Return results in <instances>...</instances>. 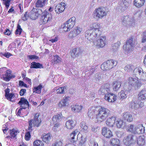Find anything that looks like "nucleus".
I'll return each instance as SVG.
<instances>
[{
  "label": "nucleus",
  "instance_id": "6e6d98bb",
  "mask_svg": "<svg viewBox=\"0 0 146 146\" xmlns=\"http://www.w3.org/2000/svg\"><path fill=\"white\" fill-rule=\"evenodd\" d=\"M96 111V110L95 109H89L87 113L88 116L90 117L94 115L95 114V112Z\"/></svg>",
  "mask_w": 146,
  "mask_h": 146
},
{
  "label": "nucleus",
  "instance_id": "2f4dec72",
  "mask_svg": "<svg viewBox=\"0 0 146 146\" xmlns=\"http://www.w3.org/2000/svg\"><path fill=\"white\" fill-rule=\"evenodd\" d=\"M31 68H43L42 65L39 63H36L33 62L31 63Z\"/></svg>",
  "mask_w": 146,
  "mask_h": 146
},
{
  "label": "nucleus",
  "instance_id": "ddd939ff",
  "mask_svg": "<svg viewBox=\"0 0 146 146\" xmlns=\"http://www.w3.org/2000/svg\"><path fill=\"white\" fill-rule=\"evenodd\" d=\"M102 134L107 138H110L113 136L112 133L110 130L106 127L102 128Z\"/></svg>",
  "mask_w": 146,
  "mask_h": 146
},
{
  "label": "nucleus",
  "instance_id": "4d7b16f0",
  "mask_svg": "<svg viewBox=\"0 0 146 146\" xmlns=\"http://www.w3.org/2000/svg\"><path fill=\"white\" fill-rule=\"evenodd\" d=\"M129 107L130 108L135 109L137 108V104L136 103H135L134 102L132 101L129 104Z\"/></svg>",
  "mask_w": 146,
  "mask_h": 146
},
{
  "label": "nucleus",
  "instance_id": "69168bd1",
  "mask_svg": "<svg viewBox=\"0 0 146 146\" xmlns=\"http://www.w3.org/2000/svg\"><path fill=\"white\" fill-rule=\"evenodd\" d=\"M15 96L14 94L13 93H9L7 96H5L7 99L10 100L13 97H14Z\"/></svg>",
  "mask_w": 146,
  "mask_h": 146
},
{
  "label": "nucleus",
  "instance_id": "f3484780",
  "mask_svg": "<svg viewBox=\"0 0 146 146\" xmlns=\"http://www.w3.org/2000/svg\"><path fill=\"white\" fill-rule=\"evenodd\" d=\"M131 88H129L128 90L126 89L124 91H121L120 93H119V95L120 96L119 98L120 99L123 100L126 98L127 95L129 94L131 91Z\"/></svg>",
  "mask_w": 146,
  "mask_h": 146
},
{
  "label": "nucleus",
  "instance_id": "72a5a7b5",
  "mask_svg": "<svg viewBox=\"0 0 146 146\" xmlns=\"http://www.w3.org/2000/svg\"><path fill=\"white\" fill-rule=\"evenodd\" d=\"M50 134H47L43 135L42 138V141L46 143H49L51 138Z\"/></svg>",
  "mask_w": 146,
  "mask_h": 146
},
{
  "label": "nucleus",
  "instance_id": "4c0bfd02",
  "mask_svg": "<svg viewBox=\"0 0 146 146\" xmlns=\"http://www.w3.org/2000/svg\"><path fill=\"white\" fill-rule=\"evenodd\" d=\"M110 143L112 146H120L119 141L118 139H112L111 140Z\"/></svg>",
  "mask_w": 146,
  "mask_h": 146
},
{
  "label": "nucleus",
  "instance_id": "680f3d73",
  "mask_svg": "<svg viewBox=\"0 0 146 146\" xmlns=\"http://www.w3.org/2000/svg\"><path fill=\"white\" fill-rule=\"evenodd\" d=\"M99 26L98 25V24L96 23H94L93 24L92 29H90L91 30H96V29H98L99 30Z\"/></svg>",
  "mask_w": 146,
  "mask_h": 146
},
{
  "label": "nucleus",
  "instance_id": "a878e982",
  "mask_svg": "<svg viewBox=\"0 0 146 146\" xmlns=\"http://www.w3.org/2000/svg\"><path fill=\"white\" fill-rule=\"evenodd\" d=\"M75 21L76 18L73 17L68 19L66 21V22L69 25V28H72L75 24Z\"/></svg>",
  "mask_w": 146,
  "mask_h": 146
},
{
  "label": "nucleus",
  "instance_id": "e2e57ef3",
  "mask_svg": "<svg viewBox=\"0 0 146 146\" xmlns=\"http://www.w3.org/2000/svg\"><path fill=\"white\" fill-rule=\"evenodd\" d=\"M0 55L2 57L3 56H4L7 58H9V57L12 55V54H11L10 53L8 52L3 54L2 53H1Z\"/></svg>",
  "mask_w": 146,
  "mask_h": 146
},
{
  "label": "nucleus",
  "instance_id": "6ab92c4d",
  "mask_svg": "<svg viewBox=\"0 0 146 146\" xmlns=\"http://www.w3.org/2000/svg\"><path fill=\"white\" fill-rule=\"evenodd\" d=\"M31 122V121L29 122V125L28 128L29 131L26 133L25 135V139L27 141L29 140L31 138V135L30 132H31L33 130L32 128V124Z\"/></svg>",
  "mask_w": 146,
  "mask_h": 146
},
{
  "label": "nucleus",
  "instance_id": "a211bd4d",
  "mask_svg": "<svg viewBox=\"0 0 146 146\" xmlns=\"http://www.w3.org/2000/svg\"><path fill=\"white\" fill-rule=\"evenodd\" d=\"M107 85L106 84L105 86L101 87L99 91L101 94H104L105 95H106L110 92L109 88L107 87Z\"/></svg>",
  "mask_w": 146,
  "mask_h": 146
},
{
  "label": "nucleus",
  "instance_id": "5701e85b",
  "mask_svg": "<svg viewBox=\"0 0 146 146\" xmlns=\"http://www.w3.org/2000/svg\"><path fill=\"white\" fill-rule=\"evenodd\" d=\"M116 119L115 116H113L109 118L107 120L106 123L107 125L110 127H113L115 123V120Z\"/></svg>",
  "mask_w": 146,
  "mask_h": 146
},
{
  "label": "nucleus",
  "instance_id": "2eb2a0df",
  "mask_svg": "<svg viewBox=\"0 0 146 146\" xmlns=\"http://www.w3.org/2000/svg\"><path fill=\"white\" fill-rule=\"evenodd\" d=\"M64 4V3H61L56 6L54 10L56 13L59 14L63 11L65 9Z\"/></svg>",
  "mask_w": 146,
  "mask_h": 146
},
{
  "label": "nucleus",
  "instance_id": "7ed1b4c3",
  "mask_svg": "<svg viewBox=\"0 0 146 146\" xmlns=\"http://www.w3.org/2000/svg\"><path fill=\"white\" fill-rule=\"evenodd\" d=\"M117 62L113 60H109L104 62L101 65V68L103 70H107L115 66Z\"/></svg>",
  "mask_w": 146,
  "mask_h": 146
},
{
  "label": "nucleus",
  "instance_id": "ea45409f",
  "mask_svg": "<svg viewBox=\"0 0 146 146\" xmlns=\"http://www.w3.org/2000/svg\"><path fill=\"white\" fill-rule=\"evenodd\" d=\"M138 80L136 78L130 77L128 79V83L131 86H133Z\"/></svg>",
  "mask_w": 146,
  "mask_h": 146
},
{
  "label": "nucleus",
  "instance_id": "58836bf2",
  "mask_svg": "<svg viewBox=\"0 0 146 146\" xmlns=\"http://www.w3.org/2000/svg\"><path fill=\"white\" fill-rule=\"evenodd\" d=\"M44 10L43 9L33 8L32 10V11L36 13L39 16L40 15L42 16V15H43V11Z\"/></svg>",
  "mask_w": 146,
  "mask_h": 146
},
{
  "label": "nucleus",
  "instance_id": "09e8293b",
  "mask_svg": "<svg viewBox=\"0 0 146 146\" xmlns=\"http://www.w3.org/2000/svg\"><path fill=\"white\" fill-rule=\"evenodd\" d=\"M34 146H43L42 141L38 140L35 141L33 143Z\"/></svg>",
  "mask_w": 146,
  "mask_h": 146
},
{
  "label": "nucleus",
  "instance_id": "412c9836",
  "mask_svg": "<svg viewBox=\"0 0 146 146\" xmlns=\"http://www.w3.org/2000/svg\"><path fill=\"white\" fill-rule=\"evenodd\" d=\"M123 117L124 119L129 122L132 121L133 120L132 115L129 113H124L123 114Z\"/></svg>",
  "mask_w": 146,
  "mask_h": 146
},
{
  "label": "nucleus",
  "instance_id": "79ce46f5",
  "mask_svg": "<svg viewBox=\"0 0 146 146\" xmlns=\"http://www.w3.org/2000/svg\"><path fill=\"white\" fill-rule=\"evenodd\" d=\"M115 123L117 127L119 128L121 127L124 124V123L123 120L119 119L115 121Z\"/></svg>",
  "mask_w": 146,
  "mask_h": 146
},
{
  "label": "nucleus",
  "instance_id": "f8f14e48",
  "mask_svg": "<svg viewBox=\"0 0 146 146\" xmlns=\"http://www.w3.org/2000/svg\"><path fill=\"white\" fill-rule=\"evenodd\" d=\"M104 97L105 100L111 102H113L116 100V96L111 92L105 95Z\"/></svg>",
  "mask_w": 146,
  "mask_h": 146
},
{
  "label": "nucleus",
  "instance_id": "39448f33",
  "mask_svg": "<svg viewBox=\"0 0 146 146\" xmlns=\"http://www.w3.org/2000/svg\"><path fill=\"white\" fill-rule=\"evenodd\" d=\"M106 14L104 8H99L96 9L94 12V17L97 19L102 18Z\"/></svg>",
  "mask_w": 146,
  "mask_h": 146
},
{
  "label": "nucleus",
  "instance_id": "4be33fe9",
  "mask_svg": "<svg viewBox=\"0 0 146 146\" xmlns=\"http://www.w3.org/2000/svg\"><path fill=\"white\" fill-rule=\"evenodd\" d=\"M78 132L77 130H76L73 131L70 135V137L71 138V142L75 143L78 140V135L77 134Z\"/></svg>",
  "mask_w": 146,
  "mask_h": 146
},
{
  "label": "nucleus",
  "instance_id": "603ef678",
  "mask_svg": "<svg viewBox=\"0 0 146 146\" xmlns=\"http://www.w3.org/2000/svg\"><path fill=\"white\" fill-rule=\"evenodd\" d=\"M102 77V74L100 73H97L94 76V79L96 81H98L100 80Z\"/></svg>",
  "mask_w": 146,
  "mask_h": 146
},
{
  "label": "nucleus",
  "instance_id": "c85d7f7f",
  "mask_svg": "<svg viewBox=\"0 0 146 146\" xmlns=\"http://www.w3.org/2000/svg\"><path fill=\"white\" fill-rule=\"evenodd\" d=\"M145 2V0H134V4L136 7H140L143 5Z\"/></svg>",
  "mask_w": 146,
  "mask_h": 146
},
{
  "label": "nucleus",
  "instance_id": "0eeeda50",
  "mask_svg": "<svg viewBox=\"0 0 146 146\" xmlns=\"http://www.w3.org/2000/svg\"><path fill=\"white\" fill-rule=\"evenodd\" d=\"M43 15L41 17V19L43 21V24L50 22L52 19V14L48 13L47 11L44 10L43 11Z\"/></svg>",
  "mask_w": 146,
  "mask_h": 146
},
{
  "label": "nucleus",
  "instance_id": "bb28decb",
  "mask_svg": "<svg viewBox=\"0 0 146 146\" xmlns=\"http://www.w3.org/2000/svg\"><path fill=\"white\" fill-rule=\"evenodd\" d=\"M47 0H38L36 3L37 7H42L45 6Z\"/></svg>",
  "mask_w": 146,
  "mask_h": 146
},
{
  "label": "nucleus",
  "instance_id": "bf43d9fd",
  "mask_svg": "<svg viewBox=\"0 0 146 146\" xmlns=\"http://www.w3.org/2000/svg\"><path fill=\"white\" fill-rule=\"evenodd\" d=\"M139 78L142 81H146V72L144 71L143 72V74L141 75Z\"/></svg>",
  "mask_w": 146,
  "mask_h": 146
},
{
  "label": "nucleus",
  "instance_id": "c756f323",
  "mask_svg": "<svg viewBox=\"0 0 146 146\" xmlns=\"http://www.w3.org/2000/svg\"><path fill=\"white\" fill-rule=\"evenodd\" d=\"M121 85V83L120 82L116 81H114L113 83V90L115 91L118 90L120 88Z\"/></svg>",
  "mask_w": 146,
  "mask_h": 146
},
{
  "label": "nucleus",
  "instance_id": "49530a36",
  "mask_svg": "<svg viewBox=\"0 0 146 146\" xmlns=\"http://www.w3.org/2000/svg\"><path fill=\"white\" fill-rule=\"evenodd\" d=\"M10 133L11 138H14L17 135V131L14 129L10 130Z\"/></svg>",
  "mask_w": 146,
  "mask_h": 146
},
{
  "label": "nucleus",
  "instance_id": "3c124183",
  "mask_svg": "<svg viewBox=\"0 0 146 146\" xmlns=\"http://www.w3.org/2000/svg\"><path fill=\"white\" fill-rule=\"evenodd\" d=\"M5 75L6 76V77H3V78L4 80L6 81H9L10 79L12 78L11 75L9 74H7V72Z\"/></svg>",
  "mask_w": 146,
  "mask_h": 146
},
{
  "label": "nucleus",
  "instance_id": "4468645a",
  "mask_svg": "<svg viewBox=\"0 0 146 146\" xmlns=\"http://www.w3.org/2000/svg\"><path fill=\"white\" fill-rule=\"evenodd\" d=\"M145 132V127L142 124H140L135 127L134 134L143 133Z\"/></svg>",
  "mask_w": 146,
  "mask_h": 146
},
{
  "label": "nucleus",
  "instance_id": "c9c22d12",
  "mask_svg": "<svg viewBox=\"0 0 146 146\" xmlns=\"http://www.w3.org/2000/svg\"><path fill=\"white\" fill-rule=\"evenodd\" d=\"M80 127L82 129L81 130L82 131L85 133H87L88 132L89 130L88 129V127L85 122H82L81 123L80 125Z\"/></svg>",
  "mask_w": 146,
  "mask_h": 146
},
{
  "label": "nucleus",
  "instance_id": "b1692460",
  "mask_svg": "<svg viewBox=\"0 0 146 146\" xmlns=\"http://www.w3.org/2000/svg\"><path fill=\"white\" fill-rule=\"evenodd\" d=\"M69 97H66L59 102L58 104V106L61 108L68 106V99Z\"/></svg>",
  "mask_w": 146,
  "mask_h": 146
},
{
  "label": "nucleus",
  "instance_id": "338daca9",
  "mask_svg": "<svg viewBox=\"0 0 146 146\" xmlns=\"http://www.w3.org/2000/svg\"><path fill=\"white\" fill-rule=\"evenodd\" d=\"M74 30L77 35L81 33L82 31V29L79 27H77V29H74Z\"/></svg>",
  "mask_w": 146,
  "mask_h": 146
},
{
  "label": "nucleus",
  "instance_id": "423d86ee",
  "mask_svg": "<svg viewBox=\"0 0 146 146\" xmlns=\"http://www.w3.org/2000/svg\"><path fill=\"white\" fill-rule=\"evenodd\" d=\"M133 38L131 37L127 40L124 47H125V50L127 51H131L133 50L135 46V42L133 40Z\"/></svg>",
  "mask_w": 146,
  "mask_h": 146
},
{
  "label": "nucleus",
  "instance_id": "f704fd0d",
  "mask_svg": "<svg viewBox=\"0 0 146 146\" xmlns=\"http://www.w3.org/2000/svg\"><path fill=\"white\" fill-rule=\"evenodd\" d=\"M67 89V86H64L58 88L56 90V92L58 94H62L66 92Z\"/></svg>",
  "mask_w": 146,
  "mask_h": 146
},
{
  "label": "nucleus",
  "instance_id": "e433bc0d",
  "mask_svg": "<svg viewBox=\"0 0 146 146\" xmlns=\"http://www.w3.org/2000/svg\"><path fill=\"white\" fill-rule=\"evenodd\" d=\"M52 61L54 64H57L61 62V59L58 56L56 55L53 56Z\"/></svg>",
  "mask_w": 146,
  "mask_h": 146
},
{
  "label": "nucleus",
  "instance_id": "393cba45",
  "mask_svg": "<svg viewBox=\"0 0 146 146\" xmlns=\"http://www.w3.org/2000/svg\"><path fill=\"white\" fill-rule=\"evenodd\" d=\"M139 100H144L146 98V90L143 89L141 90L138 95Z\"/></svg>",
  "mask_w": 146,
  "mask_h": 146
},
{
  "label": "nucleus",
  "instance_id": "9b49d317",
  "mask_svg": "<svg viewBox=\"0 0 146 146\" xmlns=\"http://www.w3.org/2000/svg\"><path fill=\"white\" fill-rule=\"evenodd\" d=\"M129 5L124 2L120 1L116 7V9L119 12H123L125 11Z\"/></svg>",
  "mask_w": 146,
  "mask_h": 146
},
{
  "label": "nucleus",
  "instance_id": "052dcab7",
  "mask_svg": "<svg viewBox=\"0 0 146 146\" xmlns=\"http://www.w3.org/2000/svg\"><path fill=\"white\" fill-rule=\"evenodd\" d=\"M27 58L30 60L38 59L39 58V57L35 55H28Z\"/></svg>",
  "mask_w": 146,
  "mask_h": 146
},
{
  "label": "nucleus",
  "instance_id": "13d9d810",
  "mask_svg": "<svg viewBox=\"0 0 146 146\" xmlns=\"http://www.w3.org/2000/svg\"><path fill=\"white\" fill-rule=\"evenodd\" d=\"M32 14L31 15V19H32L35 20L39 16L38 15L37 13L35 12H32L31 11Z\"/></svg>",
  "mask_w": 146,
  "mask_h": 146
},
{
  "label": "nucleus",
  "instance_id": "1a4fd4ad",
  "mask_svg": "<svg viewBox=\"0 0 146 146\" xmlns=\"http://www.w3.org/2000/svg\"><path fill=\"white\" fill-rule=\"evenodd\" d=\"M99 39H97L94 43L98 47H103L106 43V39L105 36H100Z\"/></svg>",
  "mask_w": 146,
  "mask_h": 146
},
{
  "label": "nucleus",
  "instance_id": "5fc2aeb1",
  "mask_svg": "<svg viewBox=\"0 0 146 146\" xmlns=\"http://www.w3.org/2000/svg\"><path fill=\"white\" fill-rule=\"evenodd\" d=\"M86 138L82 136L80 139L79 142V144L80 145L82 146L85 142Z\"/></svg>",
  "mask_w": 146,
  "mask_h": 146
},
{
  "label": "nucleus",
  "instance_id": "864d4df0",
  "mask_svg": "<svg viewBox=\"0 0 146 146\" xmlns=\"http://www.w3.org/2000/svg\"><path fill=\"white\" fill-rule=\"evenodd\" d=\"M77 36L75 31L74 30L70 32L68 34V36L70 38H73Z\"/></svg>",
  "mask_w": 146,
  "mask_h": 146
},
{
  "label": "nucleus",
  "instance_id": "9d476101",
  "mask_svg": "<svg viewBox=\"0 0 146 146\" xmlns=\"http://www.w3.org/2000/svg\"><path fill=\"white\" fill-rule=\"evenodd\" d=\"M83 51V49L81 48H74L71 52V56L73 58L76 57L82 54Z\"/></svg>",
  "mask_w": 146,
  "mask_h": 146
},
{
  "label": "nucleus",
  "instance_id": "473e14b6",
  "mask_svg": "<svg viewBox=\"0 0 146 146\" xmlns=\"http://www.w3.org/2000/svg\"><path fill=\"white\" fill-rule=\"evenodd\" d=\"M83 107L81 105H76L71 106L72 110L75 112H80L82 109Z\"/></svg>",
  "mask_w": 146,
  "mask_h": 146
},
{
  "label": "nucleus",
  "instance_id": "a19ab883",
  "mask_svg": "<svg viewBox=\"0 0 146 146\" xmlns=\"http://www.w3.org/2000/svg\"><path fill=\"white\" fill-rule=\"evenodd\" d=\"M69 25H68L67 23H64L63 25L61 26V28L63 29V31L64 32H66L68 31H69L71 28H70L69 27Z\"/></svg>",
  "mask_w": 146,
  "mask_h": 146
},
{
  "label": "nucleus",
  "instance_id": "f257e3e1",
  "mask_svg": "<svg viewBox=\"0 0 146 146\" xmlns=\"http://www.w3.org/2000/svg\"><path fill=\"white\" fill-rule=\"evenodd\" d=\"M101 33V31L97 29L95 31L90 29L86 31L85 36L90 42H93L94 43L97 38L100 36Z\"/></svg>",
  "mask_w": 146,
  "mask_h": 146
},
{
  "label": "nucleus",
  "instance_id": "0e129e2a",
  "mask_svg": "<svg viewBox=\"0 0 146 146\" xmlns=\"http://www.w3.org/2000/svg\"><path fill=\"white\" fill-rule=\"evenodd\" d=\"M3 1V3L5 5L7 9L9 6L10 3L11 1L10 0H2Z\"/></svg>",
  "mask_w": 146,
  "mask_h": 146
},
{
  "label": "nucleus",
  "instance_id": "de8ad7c7",
  "mask_svg": "<svg viewBox=\"0 0 146 146\" xmlns=\"http://www.w3.org/2000/svg\"><path fill=\"white\" fill-rule=\"evenodd\" d=\"M126 129L127 131L131 132L134 133L135 127H134L133 125H128Z\"/></svg>",
  "mask_w": 146,
  "mask_h": 146
},
{
  "label": "nucleus",
  "instance_id": "6e6552de",
  "mask_svg": "<svg viewBox=\"0 0 146 146\" xmlns=\"http://www.w3.org/2000/svg\"><path fill=\"white\" fill-rule=\"evenodd\" d=\"M39 115L38 113H36L34 116L33 119H31L29 121V122L31 121L32 124V125L33 124L34 126H36L37 127H39L41 124V121L40 118L39 117Z\"/></svg>",
  "mask_w": 146,
  "mask_h": 146
},
{
  "label": "nucleus",
  "instance_id": "c03bdc74",
  "mask_svg": "<svg viewBox=\"0 0 146 146\" xmlns=\"http://www.w3.org/2000/svg\"><path fill=\"white\" fill-rule=\"evenodd\" d=\"M133 66L132 65H128L125 66L124 69L125 71L130 72L132 71Z\"/></svg>",
  "mask_w": 146,
  "mask_h": 146
},
{
  "label": "nucleus",
  "instance_id": "37998d69",
  "mask_svg": "<svg viewBox=\"0 0 146 146\" xmlns=\"http://www.w3.org/2000/svg\"><path fill=\"white\" fill-rule=\"evenodd\" d=\"M141 85V81H139L138 80L132 86L135 90H137L139 89Z\"/></svg>",
  "mask_w": 146,
  "mask_h": 146
},
{
  "label": "nucleus",
  "instance_id": "dca6fc26",
  "mask_svg": "<svg viewBox=\"0 0 146 146\" xmlns=\"http://www.w3.org/2000/svg\"><path fill=\"white\" fill-rule=\"evenodd\" d=\"M18 104L20 106V107H26L28 108L30 106V105L27 100L24 98H21L20 100L19 101Z\"/></svg>",
  "mask_w": 146,
  "mask_h": 146
},
{
  "label": "nucleus",
  "instance_id": "774afa93",
  "mask_svg": "<svg viewBox=\"0 0 146 146\" xmlns=\"http://www.w3.org/2000/svg\"><path fill=\"white\" fill-rule=\"evenodd\" d=\"M62 142L60 141L56 142L55 143L52 144V146H62Z\"/></svg>",
  "mask_w": 146,
  "mask_h": 146
},
{
  "label": "nucleus",
  "instance_id": "7c9ffc66",
  "mask_svg": "<svg viewBox=\"0 0 146 146\" xmlns=\"http://www.w3.org/2000/svg\"><path fill=\"white\" fill-rule=\"evenodd\" d=\"M137 143L139 146L144 145L145 143L144 137L142 136H139L137 139Z\"/></svg>",
  "mask_w": 146,
  "mask_h": 146
},
{
  "label": "nucleus",
  "instance_id": "f03ea898",
  "mask_svg": "<svg viewBox=\"0 0 146 146\" xmlns=\"http://www.w3.org/2000/svg\"><path fill=\"white\" fill-rule=\"evenodd\" d=\"M110 114L109 110L107 109L101 107L97 111L96 119L98 122H101L105 120Z\"/></svg>",
  "mask_w": 146,
  "mask_h": 146
},
{
  "label": "nucleus",
  "instance_id": "20e7f679",
  "mask_svg": "<svg viewBox=\"0 0 146 146\" xmlns=\"http://www.w3.org/2000/svg\"><path fill=\"white\" fill-rule=\"evenodd\" d=\"M137 137L135 135H129L123 140L124 144L127 146L133 145L136 141Z\"/></svg>",
  "mask_w": 146,
  "mask_h": 146
},
{
  "label": "nucleus",
  "instance_id": "8fccbe9b",
  "mask_svg": "<svg viewBox=\"0 0 146 146\" xmlns=\"http://www.w3.org/2000/svg\"><path fill=\"white\" fill-rule=\"evenodd\" d=\"M130 20L129 16V15H126L123 17L122 21L123 23H124L125 24H127L128 25L129 21Z\"/></svg>",
  "mask_w": 146,
  "mask_h": 146
},
{
  "label": "nucleus",
  "instance_id": "aec40b11",
  "mask_svg": "<svg viewBox=\"0 0 146 146\" xmlns=\"http://www.w3.org/2000/svg\"><path fill=\"white\" fill-rule=\"evenodd\" d=\"M144 71L142 68L140 67H138L135 68L133 72V74L135 75L137 77H139L141 75L143 74Z\"/></svg>",
  "mask_w": 146,
  "mask_h": 146
},
{
  "label": "nucleus",
  "instance_id": "a18cd8bd",
  "mask_svg": "<svg viewBox=\"0 0 146 146\" xmlns=\"http://www.w3.org/2000/svg\"><path fill=\"white\" fill-rule=\"evenodd\" d=\"M42 88V85L40 84L37 87H35L34 90H35V92L36 93L40 94L41 92V90Z\"/></svg>",
  "mask_w": 146,
  "mask_h": 146
},
{
  "label": "nucleus",
  "instance_id": "cd10ccee",
  "mask_svg": "<svg viewBox=\"0 0 146 146\" xmlns=\"http://www.w3.org/2000/svg\"><path fill=\"white\" fill-rule=\"evenodd\" d=\"M66 127L68 129H72L75 126V123L72 120H69L66 123Z\"/></svg>",
  "mask_w": 146,
  "mask_h": 146
}]
</instances>
